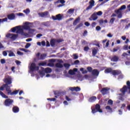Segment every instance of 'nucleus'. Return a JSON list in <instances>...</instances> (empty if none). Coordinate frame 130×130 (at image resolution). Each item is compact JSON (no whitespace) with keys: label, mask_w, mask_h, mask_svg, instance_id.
Wrapping results in <instances>:
<instances>
[{"label":"nucleus","mask_w":130,"mask_h":130,"mask_svg":"<svg viewBox=\"0 0 130 130\" xmlns=\"http://www.w3.org/2000/svg\"><path fill=\"white\" fill-rule=\"evenodd\" d=\"M126 84L127 85L128 87L124 85L122 89H120V91L122 92L121 93L119 94L120 96H121L120 98H119L120 100H122L123 101V96H124V94H125V92L127 91V89H129V93H130V82L129 81H127Z\"/></svg>","instance_id":"obj_1"},{"label":"nucleus","mask_w":130,"mask_h":130,"mask_svg":"<svg viewBox=\"0 0 130 130\" xmlns=\"http://www.w3.org/2000/svg\"><path fill=\"white\" fill-rule=\"evenodd\" d=\"M11 30L13 33H15V32L16 31V33L17 34H20L22 36H25V37H27V36L29 35L27 32H24L23 28H19V26L13 27L11 28Z\"/></svg>","instance_id":"obj_2"},{"label":"nucleus","mask_w":130,"mask_h":130,"mask_svg":"<svg viewBox=\"0 0 130 130\" xmlns=\"http://www.w3.org/2000/svg\"><path fill=\"white\" fill-rule=\"evenodd\" d=\"M14 101L11 99H7L4 102V105L7 107H12Z\"/></svg>","instance_id":"obj_3"},{"label":"nucleus","mask_w":130,"mask_h":130,"mask_svg":"<svg viewBox=\"0 0 130 130\" xmlns=\"http://www.w3.org/2000/svg\"><path fill=\"white\" fill-rule=\"evenodd\" d=\"M92 113H96V112H100V113H102V110L101 109V106L99 104H96L94 109L91 108Z\"/></svg>","instance_id":"obj_4"},{"label":"nucleus","mask_w":130,"mask_h":130,"mask_svg":"<svg viewBox=\"0 0 130 130\" xmlns=\"http://www.w3.org/2000/svg\"><path fill=\"white\" fill-rule=\"evenodd\" d=\"M18 35H15L14 34H8L6 35L7 38H9L11 40H16V39L18 37Z\"/></svg>","instance_id":"obj_5"},{"label":"nucleus","mask_w":130,"mask_h":130,"mask_svg":"<svg viewBox=\"0 0 130 130\" xmlns=\"http://www.w3.org/2000/svg\"><path fill=\"white\" fill-rule=\"evenodd\" d=\"M29 69L31 72H34V71H38L39 70V67L36 66L35 63H32Z\"/></svg>","instance_id":"obj_6"},{"label":"nucleus","mask_w":130,"mask_h":130,"mask_svg":"<svg viewBox=\"0 0 130 130\" xmlns=\"http://www.w3.org/2000/svg\"><path fill=\"white\" fill-rule=\"evenodd\" d=\"M89 6L87 7L86 9V11H89V10H91L94 6H95V1L94 0H90L89 2Z\"/></svg>","instance_id":"obj_7"},{"label":"nucleus","mask_w":130,"mask_h":130,"mask_svg":"<svg viewBox=\"0 0 130 130\" xmlns=\"http://www.w3.org/2000/svg\"><path fill=\"white\" fill-rule=\"evenodd\" d=\"M110 90V88L104 87L102 88V89L101 90V92L103 95H106V94H108V93H109Z\"/></svg>","instance_id":"obj_8"},{"label":"nucleus","mask_w":130,"mask_h":130,"mask_svg":"<svg viewBox=\"0 0 130 130\" xmlns=\"http://www.w3.org/2000/svg\"><path fill=\"white\" fill-rule=\"evenodd\" d=\"M38 15L42 18H46V17H48L49 15V12L48 11H45L44 12L39 13Z\"/></svg>","instance_id":"obj_9"},{"label":"nucleus","mask_w":130,"mask_h":130,"mask_svg":"<svg viewBox=\"0 0 130 130\" xmlns=\"http://www.w3.org/2000/svg\"><path fill=\"white\" fill-rule=\"evenodd\" d=\"M36 55H37V57H38L39 59L43 60V59H45V57H46V56L47 55L46 54H42L40 55V53H38Z\"/></svg>","instance_id":"obj_10"},{"label":"nucleus","mask_w":130,"mask_h":130,"mask_svg":"<svg viewBox=\"0 0 130 130\" xmlns=\"http://www.w3.org/2000/svg\"><path fill=\"white\" fill-rule=\"evenodd\" d=\"M4 83H6L5 85H11L12 84V78L9 76L4 79Z\"/></svg>","instance_id":"obj_11"},{"label":"nucleus","mask_w":130,"mask_h":130,"mask_svg":"<svg viewBox=\"0 0 130 130\" xmlns=\"http://www.w3.org/2000/svg\"><path fill=\"white\" fill-rule=\"evenodd\" d=\"M52 19H53L54 21H56V20L60 21L61 20H62V17L61 14H58L56 15V17L54 16H52Z\"/></svg>","instance_id":"obj_12"},{"label":"nucleus","mask_w":130,"mask_h":130,"mask_svg":"<svg viewBox=\"0 0 130 130\" xmlns=\"http://www.w3.org/2000/svg\"><path fill=\"white\" fill-rule=\"evenodd\" d=\"M3 87L6 89L8 95H10V93L12 92V90H11V87L9 86V84H3Z\"/></svg>","instance_id":"obj_13"},{"label":"nucleus","mask_w":130,"mask_h":130,"mask_svg":"<svg viewBox=\"0 0 130 130\" xmlns=\"http://www.w3.org/2000/svg\"><path fill=\"white\" fill-rule=\"evenodd\" d=\"M15 18H16V15L14 13H11L8 15V18L9 19V20H14Z\"/></svg>","instance_id":"obj_14"},{"label":"nucleus","mask_w":130,"mask_h":130,"mask_svg":"<svg viewBox=\"0 0 130 130\" xmlns=\"http://www.w3.org/2000/svg\"><path fill=\"white\" fill-rule=\"evenodd\" d=\"M60 62H63L62 60H60V62H57L55 64L56 68H58V69H62L63 68V65H62Z\"/></svg>","instance_id":"obj_15"},{"label":"nucleus","mask_w":130,"mask_h":130,"mask_svg":"<svg viewBox=\"0 0 130 130\" xmlns=\"http://www.w3.org/2000/svg\"><path fill=\"white\" fill-rule=\"evenodd\" d=\"M112 74L113 75V76H117L121 74V71L118 70H114L112 71Z\"/></svg>","instance_id":"obj_16"},{"label":"nucleus","mask_w":130,"mask_h":130,"mask_svg":"<svg viewBox=\"0 0 130 130\" xmlns=\"http://www.w3.org/2000/svg\"><path fill=\"white\" fill-rule=\"evenodd\" d=\"M91 19H92L93 21H96L97 19H98V16H97V13L96 12L93 13L91 16Z\"/></svg>","instance_id":"obj_17"},{"label":"nucleus","mask_w":130,"mask_h":130,"mask_svg":"<svg viewBox=\"0 0 130 130\" xmlns=\"http://www.w3.org/2000/svg\"><path fill=\"white\" fill-rule=\"evenodd\" d=\"M20 109H19V107L17 106H14L12 108V111L14 113H18L19 112Z\"/></svg>","instance_id":"obj_18"},{"label":"nucleus","mask_w":130,"mask_h":130,"mask_svg":"<svg viewBox=\"0 0 130 130\" xmlns=\"http://www.w3.org/2000/svg\"><path fill=\"white\" fill-rule=\"evenodd\" d=\"M91 74L93 76H98V75H99V71L96 69H94L92 70Z\"/></svg>","instance_id":"obj_19"},{"label":"nucleus","mask_w":130,"mask_h":130,"mask_svg":"<svg viewBox=\"0 0 130 130\" xmlns=\"http://www.w3.org/2000/svg\"><path fill=\"white\" fill-rule=\"evenodd\" d=\"M80 20H81V18H80V17H78L77 18H76L73 22V25L76 26L77 24H78V23L80 22Z\"/></svg>","instance_id":"obj_20"},{"label":"nucleus","mask_w":130,"mask_h":130,"mask_svg":"<svg viewBox=\"0 0 130 130\" xmlns=\"http://www.w3.org/2000/svg\"><path fill=\"white\" fill-rule=\"evenodd\" d=\"M96 100H97V98L95 96H93L90 97L88 101L89 102H94V101H96Z\"/></svg>","instance_id":"obj_21"},{"label":"nucleus","mask_w":130,"mask_h":130,"mask_svg":"<svg viewBox=\"0 0 130 130\" xmlns=\"http://www.w3.org/2000/svg\"><path fill=\"white\" fill-rule=\"evenodd\" d=\"M42 25H43V26H45L46 27H49V26H50V22L46 21L42 22Z\"/></svg>","instance_id":"obj_22"},{"label":"nucleus","mask_w":130,"mask_h":130,"mask_svg":"<svg viewBox=\"0 0 130 130\" xmlns=\"http://www.w3.org/2000/svg\"><path fill=\"white\" fill-rule=\"evenodd\" d=\"M44 72L45 73H46V74H50V73H51V72H52V70L49 68H47L45 69Z\"/></svg>","instance_id":"obj_23"},{"label":"nucleus","mask_w":130,"mask_h":130,"mask_svg":"<svg viewBox=\"0 0 130 130\" xmlns=\"http://www.w3.org/2000/svg\"><path fill=\"white\" fill-rule=\"evenodd\" d=\"M7 52H9V56L12 57V56H15L16 55L15 53H14L12 50H7Z\"/></svg>","instance_id":"obj_24"},{"label":"nucleus","mask_w":130,"mask_h":130,"mask_svg":"<svg viewBox=\"0 0 130 130\" xmlns=\"http://www.w3.org/2000/svg\"><path fill=\"white\" fill-rule=\"evenodd\" d=\"M56 42V40L54 39L51 40V41H50L51 46H52V47H53V46H55Z\"/></svg>","instance_id":"obj_25"},{"label":"nucleus","mask_w":130,"mask_h":130,"mask_svg":"<svg viewBox=\"0 0 130 130\" xmlns=\"http://www.w3.org/2000/svg\"><path fill=\"white\" fill-rule=\"evenodd\" d=\"M111 60H112V61H114V62L118 61V56H114L112 58Z\"/></svg>","instance_id":"obj_26"},{"label":"nucleus","mask_w":130,"mask_h":130,"mask_svg":"<svg viewBox=\"0 0 130 130\" xmlns=\"http://www.w3.org/2000/svg\"><path fill=\"white\" fill-rule=\"evenodd\" d=\"M98 52V51H97V49L96 48H93L92 49V56H95L97 54V53Z\"/></svg>","instance_id":"obj_27"},{"label":"nucleus","mask_w":130,"mask_h":130,"mask_svg":"<svg viewBox=\"0 0 130 130\" xmlns=\"http://www.w3.org/2000/svg\"><path fill=\"white\" fill-rule=\"evenodd\" d=\"M19 91H20V90H15L13 92H11L9 94L11 95V96H13V95H17V94H18V93H19Z\"/></svg>","instance_id":"obj_28"},{"label":"nucleus","mask_w":130,"mask_h":130,"mask_svg":"<svg viewBox=\"0 0 130 130\" xmlns=\"http://www.w3.org/2000/svg\"><path fill=\"white\" fill-rule=\"evenodd\" d=\"M106 109L108 110V112H110V113H112V109L110 106H107L106 107Z\"/></svg>","instance_id":"obj_29"},{"label":"nucleus","mask_w":130,"mask_h":130,"mask_svg":"<svg viewBox=\"0 0 130 130\" xmlns=\"http://www.w3.org/2000/svg\"><path fill=\"white\" fill-rule=\"evenodd\" d=\"M0 95L2 96V97L5 98L6 99H8V98H9V96L6 95V94H5V93H4V92L2 91H0Z\"/></svg>","instance_id":"obj_30"},{"label":"nucleus","mask_w":130,"mask_h":130,"mask_svg":"<svg viewBox=\"0 0 130 130\" xmlns=\"http://www.w3.org/2000/svg\"><path fill=\"white\" fill-rule=\"evenodd\" d=\"M112 72V69L111 68H108L105 70V74H109Z\"/></svg>","instance_id":"obj_31"},{"label":"nucleus","mask_w":130,"mask_h":130,"mask_svg":"<svg viewBox=\"0 0 130 130\" xmlns=\"http://www.w3.org/2000/svg\"><path fill=\"white\" fill-rule=\"evenodd\" d=\"M63 66L64 68L66 69V70H69V69H70V67H71V64L67 63H64Z\"/></svg>","instance_id":"obj_32"},{"label":"nucleus","mask_w":130,"mask_h":130,"mask_svg":"<svg viewBox=\"0 0 130 130\" xmlns=\"http://www.w3.org/2000/svg\"><path fill=\"white\" fill-rule=\"evenodd\" d=\"M75 12V9H69L67 13L68 14H74V12Z\"/></svg>","instance_id":"obj_33"},{"label":"nucleus","mask_w":130,"mask_h":130,"mask_svg":"<svg viewBox=\"0 0 130 130\" xmlns=\"http://www.w3.org/2000/svg\"><path fill=\"white\" fill-rule=\"evenodd\" d=\"M47 64V62H46V61H44V62L39 63L38 65L40 66L44 67L45 66H46Z\"/></svg>","instance_id":"obj_34"},{"label":"nucleus","mask_w":130,"mask_h":130,"mask_svg":"<svg viewBox=\"0 0 130 130\" xmlns=\"http://www.w3.org/2000/svg\"><path fill=\"white\" fill-rule=\"evenodd\" d=\"M74 91H76V92H80L81 91V88L79 87H74Z\"/></svg>","instance_id":"obj_35"},{"label":"nucleus","mask_w":130,"mask_h":130,"mask_svg":"<svg viewBox=\"0 0 130 130\" xmlns=\"http://www.w3.org/2000/svg\"><path fill=\"white\" fill-rule=\"evenodd\" d=\"M115 13H116L117 15L122 13V12H121V10L120 9L115 10Z\"/></svg>","instance_id":"obj_36"},{"label":"nucleus","mask_w":130,"mask_h":130,"mask_svg":"<svg viewBox=\"0 0 130 130\" xmlns=\"http://www.w3.org/2000/svg\"><path fill=\"white\" fill-rule=\"evenodd\" d=\"M23 13H25L26 15H28L30 13V9H26V10H23Z\"/></svg>","instance_id":"obj_37"},{"label":"nucleus","mask_w":130,"mask_h":130,"mask_svg":"<svg viewBox=\"0 0 130 130\" xmlns=\"http://www.w3.org/2000/svg\"><path fill=\"white\" fill-rule=\"evenodd\" d=\"M87 70L88 72H89V73H92V72L93 71V69L92 68V67H87Z\"/></svg>","instance_id":"obj_38"},{"label":"nucleus","mask_w":130,"mask_h":130,"mask_svg":"<svg viewBox=\"0 0 130 130\" xmlns=\"http://www.w3.org/2000/svg\"><path fill=\"white\" fill-rule=\"evenodd\" d=\"M75 72H74L73 70H69V75H71L72 76H73V75H75Z\"/></svg>","instance_id":"obj_39"},{"label":"nucleus","mask_w":130,"mask_h":130,"mask_svg":"<svg viewBox=\"0 0 130 130\" xmlns=\"http://www.w3.org/2000/svg\"><path fill=\"white\" fill-rule=\"evenodd\" d=\"M0 49H2V50H5L6 49V48H5V46L3 45V44L0 42Z\"/></svg>","instance_id":"obj_40"},{"label":"nucleus","mask_w":130,"mask_h":130,"mask_svg":"<svg viewBox=\"0 0 130 130\" xmlns=\"http://www.w3.org/2000/svg\"><path fill=\"white\" fill-rule=\"evenodd\" d=\"M126 9V6L125 5H122L121 6V7L119 8V9L121 11H122V10H125Z\"/></svg>","instance_id":"obj_41"},{"label":"nucleus","mask_w":130,"mask_h":130,"mask_svg":"<svg viewBox=\"0 0 130 130\" xmlns=\"http://www.w3.org/2000/svg\"><path fill=\"white\" fill-rule=\"evenodd\" d=\"M82 26H83V23H80L77 26V27H75V30H77V29H79V28H80V27H82Z\"/></svg>","instance_id":"obj_42"},{"label":"nucleus","mask_w":130,"mask_h":130,"mask_svg":"<svg viewBox=\"0 0 130 130\" xmlns=\"http://www.w3.org/2000/svg\"><path fill=\"white\" fill-rule=\"evenodd\" d=\"M16 16H19V17H23L24 16H25V15H24V14H23L22 13H16Z\"/></svg>","instance_id":"obj_43"},{"label":"nucleus","mask_w":130,"mask_h":130,"mask_svg":"<svg viewBox=\"0 0 130 130\" xmlns=\"http://www.w3.org/2000/svg\"><path fill=\"white\" fill-rule=\"evenodd\" d=\"M114 21H115V18H112L110 20V23L111 24H113L114 23Z\"/></svg>","instance_id":"obj_44"},{"label":"nucleus","mask_w":130,"mask_h":130,"mask_svg":"<svg viewBox=\"0 0 130 130\" xmlns=\"http://www.w3.org/2000/svg\"><path fill=\"white\" fill-rule=\"evenodd\" d=\"M35 32V29H33L31 28L29 29V33L30 34H33V33H34Z\"/></svg>","instance_id":"obj_45"},{"label":"nucleus","mask_w":130,"mask_h":130,"mask_svg":"<svg viewBox=\"0 0 130 130\" xmlns=\"http://www.w3.org/2000/svg\"><path fill=\"white\" fill-rule=\"evenodd\" d=\"M39 74H40L41 77H42V78H43L44 76L45 75L44 74V72H43V71H40Z\"/></svg>","instance_id":"obj_46"},{"label":"nucleus","mask_w":130,"mask_h":130,"mask_svg":"<svg viewBox=\"0 0 130 130\" xmlns=\"http://www.w3.org/2000/svg\"><path fill=\"white\" fill-rule=\"evenodd\" d=\"M96 15L98 16H102V14H103V13L102 12V11H99L98 12H96Z\"/></svg>","instance_id":"obj_47"},{"label":"nucleus","mask_w":130,"mask_h":130,"mask_svg":"<svg viewBox=\"0 0 130 130\" xmlns=\"http://www.w3.org/2000/svg\"><path fill=\"white\" fill-rule=\"evenodd\" d=\"M8 51H4L3 52V54L4 55V56H7V55H8Z\"/></svg>","instance_id":"obj_48"},{"label":"nucleus","mask_w":130,"mask_h":130,"mask_svg":"<svg viewBox=\"0 0 130 130\" xmlns=\"http://www.w3.org/2000/svg\"><path fill=\"white\" fill-rule=\"evenodd\" d=\"M108 104H109V105H112V104H113V101L111 100H109L108 102Z\"/></svg>","instance_id":"obj_49"},{"label":"nucleus","mask_w":130,"mask_h":130,"mask_svg":"<svg viewBox=\"0 0 130 130\" xmlns=\"http://www.w3.org/2000/svg\"><path fill=\"white\" fill-rule=\"evenodd\" d=\"M24 29L25 30H28V31H29V29H30V26L25 25V26H24Z\"/></svg>","instance_id":"obj_50"},{"label":"nucleus","mask_w":130,"mask_h":130,"mask_svg":"<svg viewBox=\"0 0 130 130\" xmlns=\"http://www.w3.org/2000/svg\"><path fill=\"white\" fill-rule=\"evenodd\" d=\"M73 56L74 59H78V58H79V56L77 55L76 54H74Z\"/></svg>","instance_id":"obj_51"},{"label":"nucleus","mask_w":130,"mask_h":130,"mask_svg":"<svg viewBox=\"0 0 130 130\" xmlns=\"http://www.w3.org/2000/svg\"><path fill=\"white\" fill-rule=\"evenodd\" d=\"M1 62L2 64H4V63H6V60L5 59H1Z\"/></svg>","instance_id":"obj_52"},{"label":"nucleus","mask_w":130,"mask_h":130,"mask_svg":"<svg viewBox=\"0 0 130 130\" xmlns=\"http://www.w3.org/2000/svg\"><path fill=\"white\" fill-rule=\"evenodd\" d=\"M90 50V48H89V47H85L84 48V51H88V50Z\"/></svg>","instance_id":"obj_53"},{"label":"nucleus","mask_w":130,"mask_h":130,"mask_svg":"<svg viewBox=\"0 0 130 130\" xmlns=\"http://www.w3.org/2000/svg\"><path fill=\"white\" fill-rule=\"evenodd\" d=\"M128 48V46L127 45H124L123 47V49H124V50H127Z\"/></svg>","instance_id":"obj_54"},{"label":"nucleus","mask_w":130,"mask_h":130,"mask_svg":"<svg viewBox=\"0 0 130 130\" xmlns=\"http://www.w3.org/2000/svg\"><path fill=\"white\" fill-rule=\"evenodd\" d=\"M30 46H31V44L30 43H28L26 44L25 47V48H29V47Z\"/></svg>","instance_id":"obj_55"},{"label":"nucleus","mask_w":130,"mask_h":130,"mask_svg":"<svg viewBox=\"0 0 130 130\" xmlns=\"http://www.w3.org/2000/svg\"><path fill=\"white\" fill-rule=\"evenodd\" d=\"M47 66L48 67H53L54 66V64H53V62H50L48 63Z\"/></svg>","instance_id":"obj_56"},{"label":"nucleus","mask_w":130,"mask_h":130,"mask_svg":"<svg viewBox=\"0 0 130 130\" xmlns=\"http://www.w3.org/2000/svg\"><path fill=\"white\" fill-rule=\"evenodd\" d=\"M57 3H60L61 4H64L66 1L64 0H58Z\"/></svg>","instance_id":"obj_57"},{"label":"nucleus","mask_w":130,"mask_h":130,"mask_svg":"<svg viewBox=\"0 0 130 130\" xmlns=\"http://www.w3.org/2000/svg\"><path fill=\"white\" fill-rule=\"evenodd\" d=\"M20 50L22 51H24V52H29V50H27V49H24V48H21Z\"/></svg>","instance_id":"obj_58"},{"label":"nucleus","mask_w":130,"mask_h":130,"mask_svg":"<svg viewBox=\"0 0 130 130\" xmlns=\"http://www.w3.org/2000/svg\"><path fill=\"white\" fill-rule=\"evenodd\" d=\"M95 29H96V31H100L101 30V27L99 26H97L95 27Z\"/></svg>","instance_id":"obj_59"},{"label":"nucleus","mask_w":130,"mask_h":130,"mask_svg":"<svg viewBox=\"0 0 130 130\" xmlns=\"http://www.w3.org/2000/svg\"><path fill=\"white\" fill-rule=\"evenodd\" d=\"M41 45H42V46H45V45H46V43H45V41H43L41 42Z\"/></svg>","instance_id":"obj_60"},{"label":"nucleus","mask_w":130,"mask_h":130,"mask_svg":"<svg viewBox=\"0 0 130 130\" xmlns=\"http://www.w3.org/2000/svg\"><path fill=\"white\" fill-rule=\"evenodd\" d=\"M127 55H128V54H127V53L124 52L122 54V56H123L124 57H126V56H127Z\"/></svg>","instance_id":"obj_61"},{"label":"nucleus","mask_w":130,"mask_h":130,"mask_svg":"<svg viewBox=\"0 0 130 130\" xmlns=\"http://www.w3.org/2000/svg\"><path fill=\"white\" fill-rule=\"evenodd\" d=\"M17 54H18V55H23V54H24V53H23V52H21V51H17Z\"/></svg>","instance_id":"obj_62"},{"label":"nucleus","mask_w":130,"mask_h":130,"mask_svg":"<svg viewBox=\"0 0 130 130\" xmlns=\"http://www.w3.org/2000/svg\"><path fill=\"white\" fill-rule=\"evenodd\" d=\"M130 27V23L128 24V25H126L125 27V29H128V28Z\"/></svg>","instance_id":"obj_63"},{"label":"nucleus","mask_w":130,"mask_h":130,"mask_svg":"<svg viewBox=\"0 0 130 130\" xmlns=\"http://www.w3.org/2000/svg\"><path fill=\"white\" fill-rule=\"evenodd\" d=\"M69 89H70L71 91H72V92H73V91H75V87H69Z\"/></svg>","instance_id":"obj_64"}]
</instances>
